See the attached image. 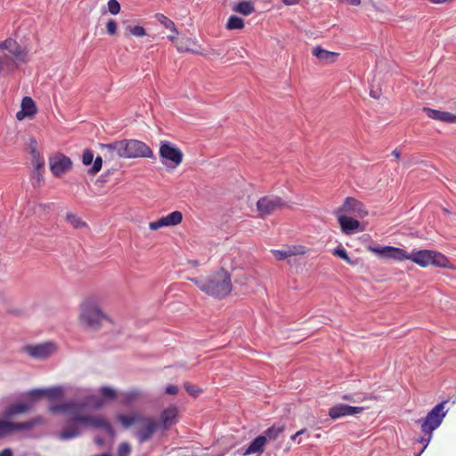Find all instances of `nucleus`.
I'll return each mask as SVG.
<instances>
[{
	"instance_id": "f257e3e1",
	"label": "nucleus",
	"mask_w": 456,
	"mask_h": 456,
	"mask_svg": "<svg viewBox=\"0 0 456 456\" xmlns=\"http://www.w3.org/2000/svg\"><path fill=\"white\" fill-rule=\"evenodd\" d=\"M53 413L67 414L69 421L73 425L63 429L59 437L61 440H69L80 435L77 425L86 428H103L111 438L115 436V432L109 422L101 416H90L85 414V404L76 402H68L61 404H55L50 407Z\"/></svg>"
},
{
	"instance_id": "f03ea898",
	"label": "nucleus",
	"mask_w": 456,
	"mask_h": 456,
	"mask_svg": "<svg viewBox=\"0 0 456 456\" xmlns=\"http://www.w3.org/2000/svg\"><path fill=\"white\" fill-rule=\"evenodd\" d=\"M368 249L382 258L394 259L395 261L411 260L421 267L435 265L438 267H449V259L440 252L429 249H421L408 253L406 250L392 246L372 247Z\"/></svg>"
},
{
	"instance_id": "7ed1b4c3",
	"label": "nucleus",
	"mask_w": 456,
	"mask_h": 456,
	"mask_svg": "<svg viewBox=\"0 0 456 456\" xmlns=\"http://www.w3.org/2000/svg\"><path fill=\"white\" fill-rule=\"evenodd\" d=\"M191 281L205 294L224 298L232 290L231 274L224 268L219 269L208 277L192 278Z\"/></svg>"
},
{
	"instance_id": "20e7f679",
	"label": "nucleus",
	"mask_w": 456,
	"mask_h": 456,
	"mask_svg": "<svg viewBox=\"0 0 456 456\" xmlns=\"http://www.w3.org/2000/svg\"><path fill=\"white\" fill-rule=\"evenodd\" d=\"M107 315L101 309L94 297L86 298L79 305L78 323L80 326L91 330H98Z\"/></svg>"
},
{
	"instance_id": "39448f33",
	"label": "nucleus",
	"mask_w": 456,
	"mask_h": 456,
	"mask_svg": "<svg viewBox=\"0 0 456 456\" xmlns=\"http://www.w3.org/2000/svg\"><path fill=\"white\" fill-rule=\"evenodd\" d=\"M12 40H17L18 45H21L22 55L20 59H17L12 53H10L11 55L7 53L0 54V75L13 71L16 68H18V65L20 61H25L28 42L27 26L19 27Z\"/></svg>"
},
{
	"instance_id": "423d86ee",
	"label": "nucleus",
	"mask_w": 456,
	"mask_h": 456,
	"mask_svg": "<svg viewBox=\"0 0 456 456\" xmlns=\"http://www.w3.org/2000/svg\"><path fill=\"white\" fill-rule=\"evenodd\" d=\"M445 402H442L436 404L426 416L424 419L421 420V431L427 435L428 436L421 437L419 442H427L429 443L432 437V432L437 428L444 417L445 416V412L444 411Z\"/></svg>"
},
{
	"instance_id": "0eeeda50",
	"label": "nucleus",
	"mask_w": 456,
	"mask_h": 456,
	"mask_svg": "<svg viewBox=\"0 0 456 456\" xmlns=\"http://www.w3.org/2000/svg\"><path fill=\"white\" fill-rule=\"evenodd\" d=\"M159 157L161 162L167 167L175 168L183 160L182 151L168 141H161L159 144Z\"/></svg>"
},
{
	"instance_id": "6e6552de",
	"label": "nucleus",
	"mask_w": 456,
	"mask_h": 456,
	"mask_svg": "<svg viewBox=\"0 0 456 456\" xmlns=\"http://www.w3.org/2000/svg\"><path fill=\"white\" fill-rule=\"evenodd\" d=\"M124 159H154L152 150L143 142L134 139H124Z\"/></svg>"
},
{
	"instance_id": "1a4fd4ad",
	"label": "nucleus",
	"mask_w": 456,
	"mask_h": 456,
	"mask_svg": "<svg viewBox=\"0 0 456 456\" xmlns=\"http://www.w3.org/2000/svg\"><path fill=\"white\" fill-rule=\"evenodd\" d=\"M36 145V140L30 138V159L34 167L32 185L34 188H38L44 183L45 162L44 157L35 149Z\"/></svg>"
},
{
	"instance_id": "9d476101",
	"label": "nucleus",
	"mask_w": 456,
	"mask_h": 456,
	"mask_svg": "<svg viewBox=\"0 0 456 456\" xmlns=\"http://www.w3.org/2000/svg\"><path fill=\"white\" fill-rule=\"evenodd\" d=\"M346 215L356 218H363L368 215L364 205L354 198L347 197L343 204L334 211L335 216Z\"/></svg>"
},
{
	"instance_id": "9b49d317",
	"label": "nucleus",
	"mask_w": 456,
	"mask_h": 456,
	"mask_svg": "<svg viewBox=\"0 0 456 456\" xmlns=\"http://www.w3.org/2000/svg\"><path fill=\"white\" fill-rule=\"evenodd\" d=\"M286 206L284 200L274 195H269L260 198L256 202V209L261 218L273 214L274 211L281 209Z\"/></svg>"
},
{
	"instance_id": "f8f14e48",
	"label": "nucleus",
	"mask_w": 456,
	"mask_h": 456,
	"mask_svg": "<svg viewBox=\"0 0 456 456\" xmlns=\"http://www.w3.org/2000/svg\"><path fill=\"white\" fill-rule=\"evenodd\" d=\"M49 167L54 177H61L72 169L71 159L61 152H56L49 157Z\"/></svg>"
},
{
	"instance_id": "ddd939ff",
	"label": "nucleus",
	"mask_w": 456,
	"mask_h": 456,
	"mask_svg": "<svg viewBox=\"0 0 456 456\" xmlns=\"http://www.w3.org/2000/svg\"><path fill=\"white\" fill-rule=\"evenodd\" d=\"M138 425L140 427L136 429L134 436L140 444L149 441L159 427L157 420L145 416H142Z\"/></svg>"
},
{
	"instance_id": "4468645a",
	"label": "nucleus",
	"mask_w": 456,
	"mask_h": 456,
	"mask_svg": "<svg viewBox=\"0 0 456 456\" xmlns=\"http://www.w3.org/2000/svg\"><path fill=\"white\" fill-rule=\"evenodd\" d=\"M338 223L340 226L341 232L346 235H352L358 232H363L364 228L362 227L361 223L356 217L349 216L346 215L336 216Z\"/></svg>"
},
{
	"instance_id": "2eb2a0df",
	"label": "nucleus",
	"mask_w": 456,
	"mask_h": 456,
	"mask_svg": "<svg viewBox=\"0 0 456 456\" xmlns=\"http://www.w3.org/2000/svg\"><path fill=\"white\" fill-rule=\"evenodd\" d=\"M183 221V214L181 211L175 210L168 215L160 217L157 221L151 222L149 228L151 231H156L167 226H175L181 224Z\"/></svg>"
},
{
	"instance_id": "dca6fc26",
	"label": "nucleus",
	"mask_w": 456,
	"mask_h": 456,
	"mask_svg": "<svg viewBox=\"0 0 456 456\" xmlns=\"http://www.w3.org/2000/svg\"><path fill=\"white\" fill-rule=\"evenodd\" d=\"M57 345L53 341H46L30 346V357L37 359H46L56 353Z\"/></svg>"
},
{
	"instance_id": "f3484780",
	"label": "nucleus",
	"mask_w": 456,
	"mask_h": 456,
	"mask_svg": "<svg viewBox=\"0 0 456 456\" xmlns=\"http://www.w3.org/2000/svg\"><path fill=\"white\" fill-rule=\"evenodd\" d=\"M99 148L105 159H113L115 157L124 159V140L115 141L110 143H100Z\"/></svg>"
},
{
	"instance_id": "a211bd4d",
	"label": "nucleus",
	"mask_w": 456,
	"mask_h": 456,
	"mask_svg": "<svg viewBox=\"0 0 456 456\" xmlns=\"http://www.w3.org/2000/svg\"><path fill=\"white\" fill-rule=\"evenodd\" d=\"M363 410H364L363 407H355V406H350L347 404L338 403V404L332 406L329 410V416L332 419H338L342 417L359 414V413L362 412Z\"/></svg>"
},
{
	"instance_id": "6ab92c4d",
	"label": "nucleus",
	"mask_w": 456,
	"mask_h": 456,
	"mask_svg": "<svg viewBox=\"0 0 456 456\" xmlns=\"http://www.w3.org/2000/svg\"><path fill=\"white\" fill-rule=\"evenodd\" d=\"M28 429V421L11 422L8 419L0 420V438L17 430Z\"/></svg>"
},
{
	"instance_id": "aec40b11",
	"label": "nucleus",
	"mask_w": 456,
	"mask_h": 456,
	"mask_svg": "<svg viewBox=\"0 0 456 456\" xmlns=\"http://www.w3.org/2000/svg\"><path fill=\"white\" fill-rule=\"evenodd\" d=\"M312 53L324 65L334 63L339 55L338 53L325 50L319 45L313 48Z\"/></svg>"
},
{
	"instance_id": "412c9836",
	"label": "nucleus",
	"mask_w": 456,
	"mask_h": 456,
	"mask_svg": "<svg viewBox=\"0 0 456 456\" xmlns=\"http://www.w3.org/2000/svg\"><path fill=\"white\" fill-rule=\"evenodd\" d=\"M423 110L428 118L446 123H456V114L449 111H441L431 108L425 107Z\"/></svg>"
},
{
	"instance_id": "4be33fe9",
	"label": "nucleus",
	"mask_w": 456,
	"mask_h": 456,
	"mask_svg": "<svg viewBox=\"0 0 456 456\" xmlns=\"http://www.w3.org/2000/svg\"><path fill=\"white\" fill-rule=\"evenodd\" d=\"M28 411V403H19L12 404L4 409L3 411V417L5 419H12L15 416Z\"/></svg>"
},
{
	"instance_id": "5701e85b",
	"label": "nucleus",
	"mask_w": 456,
	"mask_h": 456,
	"mask_svg": "<svg viewBox=\"0 0 456 456\" xmlns=\"http://www.w3.org/2000/svg\"><path fill=\"white\" fill-rule=\"evenodd\" d=\"M266 444V436H258L256 437L248 445V447L244 452V455H248L252 453H262L264 452V447Z\"/></svg>"
},
{
	"instance_id": "b1692460",
	"label": "nucleus",
	"mask_w": 456,
	"mask_h": 456,
	"mask_svg": "<svg viewBox=\"0 0 456 456\" xmlns=\"http://www.w3.org/2000/svg\"><path fill=\"white\" fill-rule=\"evenodd\" d=\"M5 49L9 53H12L17 59H20L21 53V45H18L17 40H12V38H8L3 42H0V50Z\"/></svg>"
},
{
	"instance_id": "393cba45",
	"label": "nucleus",
	"mask_w": 456,
	"mask_h": 456,
	"mask_svg": "<svg viewBox=\"0 0 456 456\" xmlns=\"http://www.w3.org/2000/svg\"><path fill=\"white\" fill-rule=\"evenodd\" d=\"M176 407H169L164 410L160 415V420L165 428L170 427L176 422Z\"/></svg>"
},
{
	"instance_id": "a878e982",
	"label": "nucleus",
	"mask_w": 456,
	"mask_h": 456,
	"mask_svg": "<svg viewBox=\"0 0 456 456\" xmlns=\"http://www.w3.org/2000/svg\"><path fill=\"white\" fill-rule=\"evenodd\" d=\"M143 415L140 413H133L132 415H118V419L126 428L134 424H139Z\"/></svg>"
},
{
	"instance_id": "bb28decb",
	"label": "nucleus",
	"mask_w": 456,
	"mask_h": 456,
	"mask_svg": "<svg viewBox=\"0 0 456 456\" xmlns=\"http://www.w3.org/2000/svg\"><path fill=\"white\" fill-rule=\"evenodd\" d=\"M232 10L242 15L248 16L255 12V7L249 1H242L234 5Z\"/></svg>"
},
{
	"instance_id": "cd10ccee",
	"label": "nucleus",
	"mask_w": 456,
	"mask_h": 456,
	"mask_svg": "<svg viewBox=\"0 0 456 456\" xmlns=\"http://www.w3.org/2000/svg\"><path fill=\"white\" fill-rule=\"evenodd\" d=\"M285 248L289 257L303 256L309 251V249L304 245H286Z\"/></svg>"
},
{
	"instance_id": "c85d7f7f",
	"label": "nucleus",
	"mask_w": 456,
	"mask_h": 456,
	"mask_svg": "<svg viewBox=\"0 0 456 456\" xmlns=\"http://www.w3.org/2000/svg\"><path fill=\"white\" fill-rule=\"evenodd\" d=\"M59 394L57 389H50V390H41V389H33L30 390V401L37 400L40 398L42 395H46L49 398H53L57 396Z\"/></svg>"
},
{
	"instance_id": "c756f323",
	"label": "nucleus",
	"mask_w": 456,
	"mask_h": 456,
	"mask_svg": "<svg viewBox=\"0 0 456 456\" xmlns=\"http://www.w3.org/2000/svg\"><path fill=\"white\" fill-rule=\"evenodd\" d=\"M225 27L228 30L242 29L245 27V22L242 18L236 15H232L228 19Z\"/></svg>"
},
{
	"instance_id": "7c9ffc66",
	"label": "nucleus",
	"mask_w": 456,
	"mask_h": 456,
	"mask_svg": "<svg viewBox=\"0 0 456 456\" xmlns=\"http://www.w3.org/2000/svg\"><path fill=\"white\" fill-rule=\"evenodd\" d=\"M155 18L166 28L171 30L172 32H175V34H178V30L176 28V26H175V22L172 20H170L169 18H167V16H165L162 13H157L155 15Z\"/></svg>"
},
{
	"instance_id": "2f4dec72",
	"label": "nucleus",
	"mask_w": 456,
	"mask_h": 456,
	"mask_svg": "<svg viewBox=\"0 0 456 456\" xmlns=\"http://www.w3.org/2000/svg\"><path fill=\"white\" fill-rule=\"evenodd\" d=\"M284 431V426L282 425H273L272 426L271 428H267L265 430V436H266V440L267 439H270V440H275L277 439V437L279 436V435L281 433H282Z\"/></svg>"
},
{
	"instance_id": "473e14b6",
	"label": "nucleus",
	"mask_w": 456,
	"mask_h": 456,
	"mask_svg": "<svg viewBox=\"0 0 456 456\" xmlns=\"http://www.w3.org/2000/svg\"><path fill=\"white\" fill-rule=\"evenodd\" d=\"M66 220L75 229L86 226V224L83 222L80 217L72 213H67Z\"/></svg>"
},
{
	"instance_id": "72a5a7b5",
	"label": "nucleus",
	"mask_w": 456,
	"mask_h": 456,
	"mask_svg": "<svg viewBox=\"0 0 456 456\" xmlns=\"http://www.w3.org/2000/svg\"><path fill=\"white\" fill-rule=\"evenodd\" d=\"M21 109L17 112L16 118L18 120H22L28 116V95H26L21 100Z\"/></svg>"
},
{
	"instance_id": "f704fd0d",
	"label": "nucleus",
	"mask_w": 456,
	"mask_h": 456,
	"mask_svg": "<svg viewBox=\"0 0 456 456\" xmlns=\"http://www.w3.org/2000/svg\"><path fill=\"white\" fill-rule=\"evenodd\" d=\"M332 254L344 261H346L347 264L354 265L355 263L348 256V254L346 250L342 247L336 248Z\"/></svg>"
},
{
	"instance_id": "c9c22d12",
	"label": "nucleus",
	"mask_w": 456,
	"mask_h": 456,
	"mask_svg": "<svg viewBox=\"0 0 456 456\" xmlns=\"http://www.w3.org/2000/svg\"><path fill=\"white\" fill-rule=\"evenodd\" d=\"M53 204H38L34 207L33 213L34 215H37L41 217L44 215H46L50 212Z\"/></svg>"
},
{
	"instance_id": "e433bc0d",
	"label": "nucleus",
	"mask_w": 456,
	"mask_h": 456,
	"mask_svg": "<svg viewBox=\"0 0 456 456\" xmlns=\"http://www.w3.org/2000/svg\"><path fill=\"white\" fill-rule=\"evenodd\" d=\"M126 29L134 37H142L146 35V30L142 26L127 27Z\"/></svg>"
},
{
	"instance_id": "4c0bfd02",
	"label": "nucleus",
	"mask_w": 456,
	"mask_h": 456,
	"mask_svg": "<svg viewBox=\"0 0 456 456\" xmlns=\"http://www.w3.org/2000/svg\"><path fill=\"white\" fill-rule=\"evenodd\" d=\"M194 44L191 38H186L185 40V43L183 44V42H181L180 44L177 45L176 48H177V51L179 53H185V52H196L194 49L191 48L189 46V44Z\"/></svg>"
},
{
	"instance_id": "58836bf2",
	"label": "nucleus",
	"mask_w": 456,
	"mask_h": 456,
	"mask_svg": "<svg viewBox=\"0 0 456 456\" xmlns=\"http://www.w3.org/2000/svg\"><path fill=\"white\" fill-rule=\"evenodd\" d=\"M108 10L111 14H118L120 12V4L117 0H109Z\"/></svg>"
},
{
	"instance_id": "ea45409f",
	"label": "nucleus",
	"mask_w": 456,
	"mask_h": 456,
	"mask_svg": "<svg viewBox=\"0 0 456 456\" xmlns=\"http://www.w3.org/2000/svg\"><path fill=\"white\" fill-rule=\"evenodd\" d=\"M102 166V157H96V159L94 161L93 167L89 169V174L95 175L98 173Z\"/></svg>"
},
{
	"instance_id": "a19ab883",
	"label": "nucleus",
	"mask_w": 456,
	"mask_h": 456,
	"mask_svg": "<svg viewBox=\"0 0 456 456\" xmlns=\"http://www.w3.org/2000/svg\"><path fill=\"white\" fill-rule=\"evenodd\" d=\"M131 452V447L127 443H122L118 449V456H128Z\"/></svg>"
},
{
	"instance_id": "79ce46f5",
	"label": "nucleus",
	"mask_w": 456,
	"mask_h": 456,
	"mask_svg": "<svg viewBox=\"0 0 456 456\" xmlns=\"http://www.w3.org/2000/svg\"><path fill=\"white\" fill-rule=\"evenodd\" d=\"M94 160V153L90 150H86L83 152L82 162L84 165L88 166Z\"/></svg>"
},
{
	"instance_id": "37998d69",
	"label": "nucleus",
	"mask_w": 456,
	"mask_h": 456,
	"mask_svg": "<svg viewBox=\"0 0 456 456\" xmlns=\"http://www.w3.org/2000/svg\"><path fill=\"white\" fill-rule=\"evenodd\" d=\"M272 253L279 261L284 260L289 257L287 256V250L285 247L282 249H273Z\"/></svg>"
},
{
	"instance_id": "c03bdc74",
	"label": "nucleus",
	"mask_w": 456,
	"mask_h": 456,
	"mask_svg": "<svg viewBox=\"0 0 456 456\" xmlns=\"http://www.w3.org/2000/svg\"><path fill=\"white\" fill-rule=\"evenodd\" d=\"M184 388L190 395L193 396H197L201 392V390L197 386L191 383H185Z\"/></svg>"
},
{
	"instance_id": "a18cd8bd",
	"label": "nucleus",
	"mask_w": 456,
	"mask_h": 456,
	"mask_svg": "<svg viewBox=\"0 0 456 456\" xmlns=\"http://www.w3.org/2000/svg\"><path fill=\"white\" fill-rule=\"evenodd\" d=\"M107 33L113 36L117 33L118 25L114 20H110L106 24Z\"/></svg>"
},
{
	"instance_id": "49530a36",
	"label": "nucleus",
	"mask_w": 456,
	"mask_h": 456,
	"mask_svg": "<svg viewBox=\"0 0 456 456\" xmlns=\"http://www.w3.org/2000/svg\"><path fill=\"white\" fill-rule=\"evenodd\" d=\"M101 394L102 396L114 399L116 397V391L110 387H102L101 389Z\"/></svg>"
},
{
	"instance_id": "de8ad7c7",
	"label": "nucleus",
	"mask_w": 456,
	"mask_h": 456,
	"mask_svg": "<svg viewBox=\"0 0 456 456\" xmlns=\"http://www.w3.org/2000/svg\"><path fill=\"white\" fill-rule=\"evenodd\" d=\"M177 392H178V387L174 385H169L166 388V393L167 395H175V394H177Z\"/></svg>"
},
{
	"instance_id": "09e8293b",
	"label": "nucleus",
	"mask_w": 456,
	"mask_h": 456,
	"mask_svg": "<svg viewBox=\"0 0 456 456\" xmlns=\"http://www.w3.org/2000/svg\"><path fill=\"white\" fill-rule=\"evenodd\" d=\"M37 112V108L35 102L30 98V118Z\"/></svg>"
},
{
	"instance_id": "8fccbe9b",
	"label": "nucleus",
	"mask_w": 456,
	"mask_h": 456,
	"mask_svg": "<svg viewBox=\"0 0 456 456\" xmlns=\"http://www.w3.org/2000/svg\"><path fill=\"white\" fill-rule=\"evenodd\" d=\"M306 433H307V429L306 428H302L299 431H297L296 434L291 436L290 439H291V441L295 442V441H297V437L299 436L306 434Z\"/></svg>"
},
{
	"instance_id": "3c124183",
	"label": "nucleus",
	"mask_w": 456,
	"mask_h": 456,
	"mask_svg": "<svg viewBox=\"0 0 456 456\" xmlns=\"http://www.w3.org/2000/svg\"><path fill=\"white\" fill-rule=\"evenodd\" d=\"M0 456H13V452L10 448H5L0 452Z\"/></svg>"
},
{
	"instance_id": "603ef678",
	"label": "nucleus",
	"mask_w": 456,
	"mask_h": 456,
	"mask_svg": "<svg viewBox=\"0 0 456 456\" xmlns=\"http://www.w3.org/2000/svg\"><path fill=\"white\" fill-rule=\"evenodd\" d=\"M285 5H295L299 4L300 0H281Z\"/></svg>"
},
{
	"instance_id": "864d4df0",
	"label": "nucleus",
	"mask_w": 456,
	"mask_h": 456,
	"mask_svg": "<svg viewBox=\"0 0 456 456\" xmlns=\"http://www.w3.org/2000/svg\"><path fill=\"white\" fill-rule=\"evenodd\" d=\"M342 399L348 402H354V397L351 395H342Z\"/></svg>"
},
{
	"instance_id": "5fc2aeb1",
	"label": "nucleus",
	"mask_w": 456,
	"mask_h": 456,
	"mask_svg": "<svg viewBox=\"0 0 456 456\" xmlns=\"http://www.w3.org/2000/svg\"><path fill=\"white\" fill-rule=\"evenodd\" d=\"M138 395H139V394H138L137 392H132V393H130V394L127 395V400H128V401H130V400H132V399H134V398L137 397V396H138Z\"/></svg>"
},
{
	"instance_id": "6e6d98bb",
	"label": "nucleus",
	"mask_w": 456,
	"mask_h": 456,
	"mask_svg": "<svg viewBox=\"0 0 456 456\" xmlns=\"http://www.w3.org/2000/svg\"><path fill=\"white\" fill-rule=\"evenodd\" d=\"M103 404V402L101 399H97L94 403L95 408H101Z\"/></svg>"
},
{
	"instance_id": "4d7b16f0",
	"label": "nucleus",
	"mask_w": 456,
	"mask_h": 456,
	"mask_svg": "<svg viewBox=\"0 0 456 456\" xmlns=\"http://www.w3.org/2000/svg\"><path fill=\"white\" fill-rule=\"evenodd\" d=\"M392 155L396 159H399L400 158V152L397 151V150H394L392 151Z\"/></svg>"
},
{
	"instance_id": "13d9d810",
	"label": "nucleus",
	"mask_w": 456,
	"mask_h": 456,
	"mask_svg": "<svg viewBox=\"0 0 456 456\" xmlns=\"http://www.w3.org/2000/svg\"><path fill=\"white\" fill-rule=\"evenodd\" d=\"M173 33H174L173 35H169L167 37L168 39L171 40V41H175L176 39V36L178 35V34H175V32H173Z\"/></svg>"
},
{
	"instance_id": "bf43d9fd",
	"label": "nucleus",
	"mask_w": 456,
	"mask_h": 456,
	"mask_svg": "<svg viewBox=\"0 0 456 456\" xmlns=\"http://www.w3.org/2000/svg\"><path fill=\"white\" fill-rule=\"evenodd\" d=\"M95 443H96L97 444H99V445H102V444H103V439H102V438H101V437H96V438H95Z\"/></svg>"
},
{
	"instance_id": "052dcab7",
	"label": "nucleus",
	"mask_w": 456,
	"mask_h": 456,
	"mask_svg": "<svg viewBox=\"0 0 456 456\" xmlns=\"http://www.w3.org/2000/svg\"><path fill=\"white\" fill-rule=\"evenodd\" d=\"M429 1L434 4H443V3L447 2L448 0H429Z\"/></svg>"
},
{
	"instance_id": "680f3d73",
	"label": "nucleus",
	"mask_w": 456,
	"mask_h": 456,
	"mask_svg": "<svg viewBox=\"0 0 456 456\" xmlns=\"http://www.w3.org/2000/svg\"><path fill=\"white\" fill-rule=\"evenodd\" d=\"M424 443H425L426 444H425L424 448H423V449H421L420 453H423L424 449L427 447V445H428V443H427V442H424Z\"/></svg>"
},
{
	"instance_id": "e2e57ef3",
	"label": "nucleus",
	"mask_w": 456,
	"mask_h": 456,
	"mask_svg": "<svg viewBox=\"0 0 456 456\" xmlns=\"http://www.w3.org/2000/svg\"><path fill=\"white\" fill-rule=\"evenodd\" d=\"M424 443H425L426 444H425L424 448H423V449H421L420 453H423L424 449L427 447V445H428V443H427V442H424Z\"/></svg>"
},
{
	"instance_id": "0e129e2a",
	"label": "nucleus",
	"mask_w": 456,
	"mask_h": 456,
	"mask_svg": "<svg viewBox=\"0 0 456 456\" xmlns=\"http://www.w3.org/2000/svg\"><path fill=\"white\" fill-rule=\"evenodd\" d=\"M23 350L26 351V352H28V346H23Z\"/></svg>"
},
{
	"instance_id": "69168bd1",
	"label": "nucleus",
	"mask_w": 456,
	"mask_h": 456,
	"mask_svg": "<svg viewBox=\"0 0 456 456\" xmlns=\"http://www.w3.org/2000/svg\"><path fill=\"white\" fill-rule=\"evenodd\" d=\"M34 423H35L34 421L30 420V422H29L30 427H31L32 425H34Z\"/></svg>"
}]
</instances>
